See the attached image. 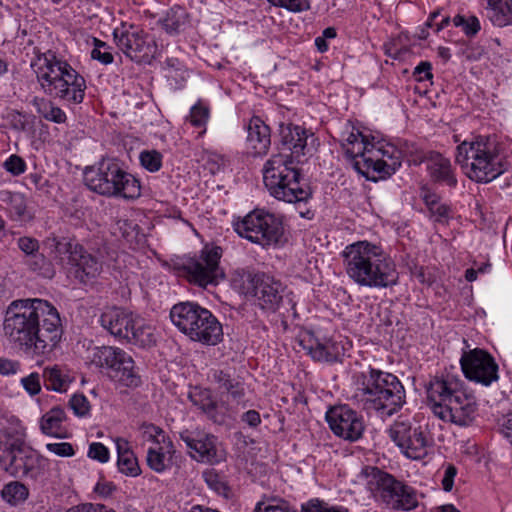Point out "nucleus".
I'll return each mask as SVG.
<instances>
[{"mask_svg": "<svg viewBox=\"0 0 512 512\" xmlns=\"http://www.w3.org/2000/svg\"><path fill=\"white\" fill-rule=\"evenodd\" d=\"M3 330L10 342L37 355L51 352L63 333L58 310L39 298L12 301L5 312Z\"/></svg>", "mask_w": 512, "mask_h": 512, "instance_id": "1", "label": "nucleus"}, {"mask_svg": "<svg viewBox=\"0 0 512 512\" xmlns=\"http://www.w3.org/2000/svg\"><path fill=\"white\" fill-rule=\"evenodd\" d=\"M341 256L347 276L359 286L388 288L398 282L395 263L377 245L358 241L346 246Z\"/></svg>", "mask_w": 512, "mask_h": 512, "instance_id": "2", "label": "nucleus"}, {"mask_svg": "<svg viewBox=\"0 0 512 512\" xmlns=\"http://www.w3.org/2000/svg\"><path fill=\"white\" fill-rule=\"evenodd\" d=\"M456 162L477 183H489L507 170L501 143L495 136L478 135L457 146Z\"/></svg>", "mask_w": 512, "mask_h": 512, "instance_id": "3", "label": "nucleus"}, {"mask_svg": "<svg viewBox=\"0 0 512 512\" xmlns=\"http://www.w3.org/2000/svg\"><path fill=\"white\" fill-rule=\"evenodd\" d=\"M431 410L443 421L469 425L476 412V400L462 389V381L451 375L435 377L426 387Z\"/></svg>", "mask_w": 512, "mask_h": 512, "instance_id": "4", "label": "nucleus"}, {"mask_svg": "<svg viewBox=\"0 0 512 512\" xmlns=\"http://www.w3.org/2000/svg\"><path fill=\"white\" fill-rule=\"evenodd\" d=\"M354 399L368 412L391 416L405 403V390L395 375L369 369L361 374Z\"/></svg>", "mask_w": 512, "mask_h": 512, "instance_id": "5", "label": "nucleus"}, {"mask_svg": "<svg viewBox=\"0 0 512 512\" xmlns=\"http://www.w3.org/2000/svg\"><path fill=\"white\" fill-rule=\"evenodd\" d=\"M36 74L44 92L54 98L79 104L85 96V79L66 61L51 53L38 58Z\"/></svg>", "mask_w": 512, "mask_h": 512, "instance_id": "6", "label": "nucleus"}, {"mask_svg": "<svg viewBox=\"0 0 512 512\" xmlns=\"http://www.w3.org/2000/svg\"><path fill=\"white\" fill-rule=\"evenodd\" d=\"M39 455L26 443V432L20 421H12L0 429V466L14 477L36 478Z\"/></svg>", "mask_w": 512, "mask_h": 512, "instance_id": "7", "label": "nucleus"}, {"mask_svg": "<svg viewBox=\"0 0 512 512\" xmlns=\"http://www.w3.org/2000/svg\"><path fill=\"white\" fill-rule=\"evenodd\" d=\"M284 153L272 155L263 168V181L271 196L288 202L307 201L310 188L302 183L300 169Z\"/></svg>", "mask_w": 512, "mask_h": 512, "instance_id": "8", "label": "nucleus"}, {"mask_svg": "<svg viewBox=\"0 0 512 512\" xmlns=\"http://www.w3.org/2000/svg\"><path fill=\"white\" fill-rule=\"evenodd\" d=\"M172 323L191 340L216 345L223 337L222 325L206 308L194 302H180L170 311Z\"/></svg>", "mask_w": 512, "mask_h": 512, "instance_id": "9", "label": "nucleus"}, {"mask_svg": "<svg viewBox=\"0 0 512 512\" xmlns=\"http://www.w3.org/2000/svg\"><path fill=\"white\" fill-rule=\"evenodd\" d=\"M84 178L88 188L100 195L136 199L141 194L139 181L111 159H103L97 168H87Z\"/></svg>", "mask_w": 512, "mask_h": 512, "instance_id": "10", "label": "nucleus"}, {"mask_svg": "<svg viewBox=\"0 0 512 512\" xmlns=\"http://www.w3.org/2000/svg\"><path fill=\"white\" fill-rule=\"evenodd\" d=\"M366 485L375 499L387 508L409 511L418 506L415 490L377 467H366L362 471Z\"/></svg>", "mask_w": 512, "mask_h": 512, "instance_id": "11", "label": "nucleus"}, {"mask_svg": "<svg viewBox=\"0 0 512 512\" xmlns=\"http://www.w3.org/2000/svg\"><path fill=\"white\" fill-rule=\"evenodd\" d=\"M89 359L91 364L122 386L136 388L141 384V378L135 369L133 358L121 348L95 347L92 349Z\"/></svg>", "mask_w": 512, "mask_h": 512, "instance_id": "12", "label": "nucleus"}, {"mask_svg": "<svg viewBox=\"0 0 512 512\" xmlns=\"http://www.w3.org/2000/svg\"><path fill=\"white\" fill-rule=\"evenodd\" d=\"M102 326L113 336L140 346L155 343L153 330L142 318L122 308H111L100 318Z\"/></svg>", "mask_w": 512, "mask_h": 512, "instance_id": "13", "label": "nucleus"}, {"mask_svg": "<svg viewBox=\"0 0 512 512\" xmlns=\"http://www.w3.org/2000/svg\"><path fill=\"white\" fill-rule=\"evenodd\" d=\"M235 231L243 238L262 247L277 246L283 242L281 218L264 210H254L235 224Z\"/></svg>", "mask_w": 512, "mask_h": 512, "instance_id": "14", "label": "nucleus"}, {"mask_svg": "<svg viewBox=\"0 0 512 512\" xmlns=\"http://www.w3.org/2000/svg\"><path fill=\"white\" fill-rule=\"evenodd\" d=\"M222 252L219 246H204L198 259H190L183 265L188 281L203 288L217 285L225 277L219 266Z\"/></svg>", "mask_w": 512, "mask_h": 512, "instance_id": "15", "label": "nucleus"}, {"mask_svg": "<svg viewBox=\"0 0 512 512\" xmlns=\"http://www.w3.org/2000/svg\"><path fill=\"white\" fill-rule=\"evenodd\" d=\"M114 39L119 49L136 63L150 64L157 53L154 39L142 29L129 26L128 29H115Z\"/></svg>", "mask_w": 512, "mask_h": 512, "instance_id": "16", "label": "nucleus"}, {"mask_svg": "<svg viewBox=\"0 0 512 512\" xmlns=\"http://www.w3.org/2000/svg\"><path fill=\"white\" fill-rule=\"evenodd\" d=\"M460 363L465 377L471 381L489 386L499 378L497 363L494 358L484 350L474 349L463 354Z\"/></svg>", "mask_w": 512, "mask_h": 512, "instance_id": "17", "label": "nucleus"}, {"mask_svg": "<svg viewBox=\"0 0 512 512\" xmlns=\"http://www.w3.org/2000/svg\"><path fill=\"white\" fill-rule=\"evenodd\" d=\"M326 420L335 435L348 441L360 439L365 429L362 416L347 405L330 408Z\"/></svg>", "mask_w": 512, "mask_h": 512, "instance_id": "18", "label": "nucleus"}, {"mask_svg": "<svg viewBox=\"0 0 512 512\" xmlns=\"http://www.w3.org/2000/svg\"><path fill=\"white\" fill-rule=\"evenodd\" d=\"M180 439L188 449L196 453L191 454V456L199 462L216 464L226 458L225 450L218 443L217 438L211 434L198 432L193 435V433L185 430L180 433Z\"/></svg>", "mask_w": 512, "mask_h": 512, "instance_id": "19", "label": "nucleus"}, {"mask_svg": "<svg viewBox=\"0 0 512 512\" xmlns=\"http://www.w3.org/2000/svg\"><path fill=\"white\" fill-rule=\"evenodd\" d=\"M388 432L407 457L420 459L425 456L427 439L420 429H412L408 422L396 421Z\"/></svg>", "mask_w": 512, "mask_h": 512, "instance_id": "20", "label": "nucleus"}, {"mask_svg": "<svg viewBox=\"0 0 512 512\" xmlns=\"http://www.w3.org/2000/svg\"><path fill=\"white\" fill-rule=\"evenodd\" d=\"M252 293L258 305L268 311H276L283 299V285L266 274L249 275Z\"/></svg>", "mask_w": 512, "mask_h": 512, "instance_id": "21", "label": "nucleus"}, {"mask_svg": "<svg viewBox=\"0 0 512 512\" xmlns=\"http://www.w3.org/2000/svg\"><path fill=\"white\" fill-rule=\"evenodd\" d=\"M69 264L74 269V277L83 284L94 281L102 271V262L82 245L74 248Z\"/></svg>", "mask_w": 512, "mask_h": 512, "instance_id": "22", "label": "nucleus"}, {"mask_svg": "<svg viewBox=\"0 0 512 512\" xmlns=\"http://www.w3.org/2000/svg\"><path fill=\"white\" fill-rule=\"evenodd\" d=\"M280 137L283 151L286 156L291 157V162L299 164L300 157L306 154L308 131L300 126L292 124L280 126Z\"/></svg>", "mask_w": 512, "mask_h": 512, "instance_id": "23", "label": "nucleus"}, {"mask_svg": "<svg viewBox=\"0 0 512 512\" xmlns=\"http://www.w3.org/2000/svg\"><path fill=\"white\" fill-rule=\"evenodd\" d=\"M209 381L216 385L221 395L240 402L245 396L244 382L230 369H212L208 375Z\"/></svg>", "mask_w": 512, "mask_h": 512, "instance_id": "24", "label": "nucleus"}, {"mask_svg": "<svg viewBox=\"0 0 512 512\" xmlns=\"http://www.w3.org/2000/svg\"><path fill=\"white\" fill-rule=\"evenodd\" d=\"M300 345L316 361L337 362L343 355V346L331 339L320 341L311 335L300 340Z\"/></svg>", "mask_w": 512, "mask_h": 512, "instance_id": "25", "label": "nucleus"}, {"mask_svg": "<svg viewBox=\"0 0 512 512\" xmlns=\"http://www.w3.org/2000/svg\"><path fill=\"white\" fill-rule=\"evenodd\" d=\"M247 144L254 155L265 154L270 146V128L257 116L250 119L247 127Z\"/></svg>", "mask_w": 512, "mask_h": 512, "instance_id": "26", "label": "nucleus"}, {"mask_svg": "<svg viewBox=\"0 0 512 512\" xmlns=\"http://www.w3.org/2000/svg\"><path fill=\"white\" fill-rule=\"evenodd\" d=\"M427 161V168L435 181L449 187H455L457 185V179L453 173L449 159L443 157L440 153L430 152Z\"/></svg>", "mask_w": 512, "mask_h": 512, "instance_id": "27", "label": "nucleus"}, {"mask_svg": "<svg viewBox=\"0 0 512 512\" xmlns=\"http://www.w3.org/2000/svg\"><path fill=\"white\" fill-rule=\"evenodd\" d=\"M116 447L118 454L117 466L119 471L131 477L140 475L141 469L136 456L130 449L129 442L125 439L118 438L116 440Z\"/></svg>", "mask_w": 512, "mask_h": 512, "instance_id": "28", "label": "nucleus"}, {"mask_svg": "<svg viewBox=\"0 0 512 512\" xmlns=\"http://www.w3.org/2000/svg\"><path fill=\"white\" fill-rule=\"evenodd\" d=\"M65 419V411L59 406L53 407L41 417L40 429L45 435L64 438L62 423Z\"/></svg>", "mask_w": 512, "mask_h": 512, "instance_id": "29", "label": "nucleus"}, {"mask_svg": "<svg viewBox=\"0 0 512 512\" xmlns=\"http://www.w3.org/2000/svg\"><path fill=\"white\" fill-rule=\"evenodd\" d=\"M489 18L496 26L503 27L512 21V0H487Z\"/></svg>", "mask_w": 512, "mask_h": 512, "instance_id": "30", "label": "nucleus"}, {"mask_svg": "<svg viewBox=\"0 0 512 512\" xmlns=\"http://www.w3.org/2000/svg\"><path fill=\"white\" fill-rule=\"evenodd\" d=\"M192 403L208 415L214 422H221L217 414V402L208 389L195 390L189 394Z\"/></svg>", "mask_w": 512, "mask_h": 512, "instance_id": "31", "label": "nucleus"}, {"mask_svg": "<svg viewBox=\"0 0 512 512\" xmlns=\"http://www.w3.org/2000/svg\"><path fill=\"white\" fill-rule=\"evenodd\" d=\"M371 153H365L358 160L354 161L355 169L363 175L369 173L370 170L383 175H390V165L381 159H373Z\"/></svg>", "mask_w": 512, "mask_h": 512, "instance_id": "32", "label": "nucleus"}, {"mask_svg": "<svg viewBox=\"0 0 512 512\" xmlns=\"http://www.w3.org/2000/svg\"><path fill=\"white\" fill-rule=\"evenodd\" d=\"M187 22V14L181 7L170 9L162 20L165 31L169 34H177Z\"/></svg>", "mask_w": 512, "mask_h": 512, "instance_id": "33", "label": "nucleus"}, {"mask_svg": "<svg viewBox=\"0 0 512 512\" xmlns=\"http://www.w3.org/2000/svg\"><path fill=\"white\" fill-rule=\"evenodd\" d=\"M1 495L9 504L17 505L27 499L29 491L24 484L18 481H13L3 487Z\"/></svg>", "mask_w": 512, "mask_h": 512, "instance_id": "34", "label": "nucleus"}, {"mask_svg": "<svg viewBox=\"0 0 512 512\" xmlns=\"http://www.w3.org/2000/svg\"><path fill=\"white\" fill-rule=\"evenodd\" d=\"M43 378L44 386L48 390L57 392L65 391L69 383L68 377L63 375L56 367L46 368L43 372Z\"/></svg>", "mask_w": 512, "mask_h": 512, "instance_id": "35", "label": "nucleus"}, {"mask_svg": "<svg viewBox=\"0 0 512 512\" xmlns=\"http://www.w3.org/2000/svg\"><path fill=\"white\" fill-rule=\"evenodd\" d=\"M26 263L32 271L45 278H52L55 274L53 265L42 253L36 252L31 255Z\"/></svg>", "mask_w": 512, "mask_h": 512, "instance_id": "36", "label": "nucleus"}, {"mask_svg": "<svg viewBox=\"0 0 512 512\" xmlns=\"http://www.w3.org/2000/svg\"><path fill=\"white\" fill-rule=\"evenodd\" d=\"M45 244L50 248L51 252L54 253L55 257L62 259L64 255L68 257V263H70L71 253L74 252V248L79 245L65 238L49 237L45 241Z\"/></svg>", "mask_w": 512, "mask_h": 512, "instance_id": "37", "label": "nucleus"}, {"mask_svg": "<svg viewBox=\"0 0 512 512\" xmlns=\"http://www.w3.org/2000/svg\"><path fill=\"white\" fill-rule=\"evenodd\" d=\"M203 478L206 484L214 490L216 493L228 496L229 488L222 475H220L215 469H207L203 472Z\"/></svg>", "mask_w": 512, "mask_h": 512, "instance_id": "38", "label": "nucleus"}, {"mask_svg": "<svg viewBox=\"0 0 512 512\" xmlns=\"http://www.w3.org/2000/svg\"><path fill=\"white\" fill-rule=\"evenodd\" d=\"M147 465L157 473H161L166 469V457L163 447L149 448L147 451Z\"/></svg>", "mask_w": 512, "mask_h": 512, "instance_id": "39", "label": "nucleus"}, {"mask_svg": "<svg viewBox=\"0 0 512 512\" xmlns=\"http://www.w3.org/2000/svg\"><path fill=\"white\" fill-rule=\"evenodd\" d=\"M452 21L456 27L461 26L464 33L469 37L476 35L480 30V22L475 16L465 19L461 15H456Z\"/></svg>", "mask_w": 512, "mask_h": 512, "instance_id": "40", "label": "nucleus"}, {"mask_svg": "<svg viewBox=\"0 0 512 512\" xmlns=\"http://www.w3.org/2000/svg\"><path fill=\"white\" fill-rule=\"evenodd\" d=\"M140 162L150 172H156L161 168L162 155L156 150L143 151L140 154Z\"/></svg>", "mask_w": 512, "mask_h": 512, "instance_id": "41", "label": "nucleus"}, {"mask_svg": "<svg viewBox=\"0 0 512 512\" xmlns=\"http://www.w3.org/2000/svg\"><path fill=\"white\" fill-rule=\"evenodd\" d=\"M141 430L143 433V437L148 440L152 441L157 445H160L161 443H165L168 438L166 437L164 431L154 425V424H143L141 426Z\"/></svg>", "mask_w": 512, "mask_h": 512, "instance_id": "42", "label": "nucleus"}, {"mask_svg": "<svg viewBox=\"0 0 512 512\" xmlns=\"http://www.w3.org/2000/svg\"><path fill=\"white\" fill-rule=\"evenodd\" d=\"M208 117L209 109L201 103H198L191 108L189 119L193 126H204L208 120Z\"/></svg>", "mask_w": 512, "mask_h": 512, "instance_id": "43", "label": "nucleus"}, {"mask_svg": "<svg viewBox=\"0 0 512 512\" xmlns=\"http://www.w3.org/2000/svg\"><path fill=\"white\" fill-rule=\"evenodd\" d=\"M373 145H371L366 138L361 141H356L350 147H346L345 154L347 157L355 160H358L361 156H364L365 153H372Z\"/></svg>", "mask_w": 512, "mask_h": 512, "instance_id": "44", "label": "nucleus"}, {"mask_svg": "<svg viewBox=\"0 0 512 512\" xmlns=\"http://www.w3.org/2000/svg\"><path fill=\"white\" fill-rule=\"evenodd\" d=\"M69 406L77 416H85L90 411V404L83 394H75L69 401Z\"/></svg>", "mask_w": 512, "mask_h": 512, "instance_id": "45", "label": "nucleus"}, {"mask_svg": "<svg viewBox=\"0 0 512 512\" xmlns=\"http://www.w3.org/2000/svg\"><path fill=\"white\" fill-rule=\"evenodd\" d=\"M275 6H280L292 12H301L309 9V2L307 0H268Z\"/></svg>", "mask_w": 512, "mask_h": 512, "instance_id": "46", "label": "nucleus"}, {"mask_svg": "<svg viewBox=\"0 0 512 512\" xmlns=\"http://www.w3.org/2000/svg\"><path fill=\"white\" fill-rule=\"evenodd\" d=\"M88 456L91 459L105 463L109 460V450L102 443H91L88 450Z\"/></svg>", "mask_w": 512, "mask_h": 512, "instance_id": "47", "label": "nucleus"}, {"mask_svg": "<svg viewBox=\"0 0 512 512\" xmlns=\"http://www.w3.org/2000/svg\"><path fill=\"white\" fill-rule=\"evenodd\" d=\"M430 217L434 218V221L440 224H448L450 218V207L444 203H439L429 209Z\"/></svg>", "mask_w": 512, "mask_h": 512, "instance_id": "48", "label": "nucleus"}, {"mask_svg": "<svg viewBox=\"0 0 512 512\" xmlns=\"http://www.w3.org/2000/svg\"><path fill=\"white\" fill-rule=\"evenodd\" d=\"M95 48L91 52V57L107 65L113 62V55L108 51H102V48H106V44L98 39H94Z\"/></svg>", "mask_w": 512, "mask_h": 512, "instance_id": "49", "label": "nucleus"}, {"mask_svg": "<svg viewBox=\"0 0 512 512\" xmlns=\"http://www.w3.org/2000/svg\"><path fill=\"white\" fill-rule=\"evenodd\" d=\"M46 449L60 457H72L75 454L73 446L68 442L48 443Z\"/></svg>", "mask_w": 512, "mask_h": 512, "instance_id": "50", "label": "nucleus"}, {"mask_svg": "<svg viewBox=\"0 0 512 512\" xmlns=\"http://www.w3.org/2000/svg\"><path fill=\"white\" fill-rule=\"evenodd\" d=\"M7 120L11 128L17 131H24L28 124L27 116L16 110H12L7 114Z\"/></svg>", "mask_w": 512, "mask_h": 512, "instance_id": "51", "label": "nucleus"}, {"mask_svg": "<svg viewBox=\"0 0 512 512\" xmlns=\"http://www.w3.org/2000/svg\"><path fill=\"white\" fill-rule=\"evenodd\" d=\"M18 248L25 253L27 257L35 254L39 250V242L32 237H20L17 241Z\"/></svg>", "mask_w": 512, "mask_h": 512, "instance_id": "52", "label": "nucleus"}, {"mask_svg": "<svg viewBox=\"0 0 512 512\" xmlns=\"http://www.w3.org/2000/svg\"><path fill=\"white\" fill-rule=\"evenodd\" d=\"M4 168L11 174L17 176V175L22 174L25 171L26 164L21 157H19L17 155H11L4 162Z\"/></svg>", "mask_w": 512, "mask_h": 512, "instance_id": "53", "label": "nucleus"}, {"mask_svg": "<svg viewBox=\"0 0 512 512\" xmlns=\"http://www.w3.org/2000/svg\"><path fill=\"white\" fill-rule=\"evenodd\" d=\"M23 387L30 395H36L41 390L40 376L38 373H31L30 375L22 378Z\"/></svg>", "mask_w": 512, "mask_h": 512, "instance_id": "54", "label": "nucleus"}, {"mask_svg": "<svg viewBox=\"0 0 512 512\" xmlns=\"http://www.w3.org/2000/svg\"><path fill=\"white\" fill-rule=\"evenodd\" d=\"M254 512H295L290 509V507L285 502H277L273 503H263L260 502L256 505Z\"/></svg>", "mask_w": 512, "mask_h": 512, "instance_id": "55", "label": "nucleus"}, {"mask_svg": "<svg viewBox=\"0 0 512 512\" xmlns=\"http://www.w3.org/2000/svg\"><path fill=\"white\" fill-rule=\"evenodd\" d=\"M431 70V63L428 61H422L418 66L415 67L413 75L417 81L430 80L433 77Z\"/></svg>", "mask_w": 512, "mask_h": 512, "instance_id": "56", "label": "nucleus"}, {"mask_svg": "<svg viewBox=\"0 0 512 512\" xmlns=\"http://www.w3.org/2000/svg\"><path fill=\"white\" fill-rule=\"evenodd\" d=\"M457 474V469L453 465H449L444 473V477L442 479V487L444 491L450 492L453 488L454 478Z\"/></svg>", "mask_w": 512, "mask_h": 512, "instance_id": "57", "label": "nucleus"}, {"mask_svg": "<svg viewBox=\"0 0 512 512\" xmlns=\"http://www.w3.org/2000/svg\"><path fill=\"white\" fill-rule=\"evenodd\" d=\"M32 104L36 108L37 112L47 119L52 102L45 98L34 97Z\"/></svg>", "mask_w": 512, "mask_h": 512, "instance_id": "58", "label": "nucleus"}, {"mask_svg": "<svg viewBox=\"0 0 512 512\" xmlns=\"http://www.w3.org/2000/svg\"><path fill=\"white\" fill-rule=\"evenodd\" d=\"M66 119L65 112L52 103L46 120L60 124L64 123Z\"/></svg>", "mask_w": 512, "mask_h": 512, "instance_id": "59", "label": "nucleus"}, {"mask_svg": "<svg viewBox=\"0 0 512 512\" xmlns=\"http://www.w3.org/2000/svg\"><path fill=\"white\" fill-rule=\"evenodd\" d=\"M242 421L250 427H257L261 423L260 414L256 410H249L242 415Z\"/></svg>", "mask_w": 512, "mask_h": 512, "instance_id": "60", "label": "nucleus"}, {"mask_svg": "<svg viewBox=\"0 0 512 512\" xmlns=\"http://www.w3.org/2000/svg\"><path fill=\"white\" fill-rule=\"evenodd\" d=\"M116 490V486L109 481H99L95 486V491L103 496H110Z\"/></svg>", "mask_w": 512, "mask_h": 512, "instance_id": "61", "label": "nucleus"}, {"mask_svg": "<svg viewBox=\"0 0 512 512\" xmlns=\"http://www.w3.org/2000/svg\"><path fill=\"white\" fill-rule=\"evenodd\" d=\"M98 504H83L74 506L68 509L66 512H98Z\"/></svg>", "mask_w": 512, "mask_h": 512, "instance_id": "62", "label": "nucleus"}, {"mask_svg": "<svg viewBox=\"0 0 512 512\" xmlns=\"http://www.w3.org/2000/svg\"><path fill=\"white\" fill-rule=\"evenodd\" d=\"M503 431L512 444V414L507 415V419L503 425Z\"/></svg>", "mask_w": 512, "mask_h": 512, "instance_id": "63", "label": "nucleus"}, {"mask_svg": "<svg viewBox=\"0 0 512 512\" xmlns=\"http://www.w3.org/2000/svg\"><path fill=\"white\" fill-rule=\"evenodd\" d=\"M423 199L428 210L440 203L439 197L435 194H426Z\"/></svg>", "mask_w": 512, "mask_h": 512, "instance_id": "64", "label": "nucleus"}]
</instances>
